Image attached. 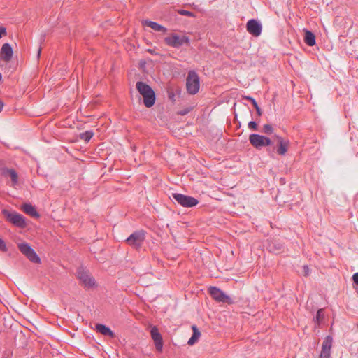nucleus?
<instances>
[{"label":"nucleus","mask_w":358,"mask_h":358,"mask_svg":"<svg viewBox=\"0 0 358 358\" xmlns=\"http://www.w3.org/2000/svg\"><path fill=\"white\" fill-rule=\"evenodd\" d=\"M243 99L248 100V101H252V104L254 106V108L256 109V111H257L258 115H262V110H261L260 108L259 107L257 101L252 97L249 96H243Z\"/></svg>","instance_id":"393cba45"},{"label":"nucleus","mask_w":358,"mask_h":358,"mask_svg":"<svg viewBox=\"0 0 358 358\" xmlns=\"http://www.w3.org/2000/svg\"><path fill=\"white\" fill-rule=\"evenodd\" d=\"M324 317V310L320 308L317 310L315 317L314 318V322L319 327L320 323L322 322Z\"/></svg>","instance_id":"5701e85b"},{"label":"nucleus","mask_w":358,"mask_h":358,"mask_svg":"<svg viewBox=\"0 0 358 358\" xmlns=\"http://www.w3.org/2000/svg\"><path fill=\"white\" fill-rule=\"evenodd\" d=\"M267 248L271 252L280 253L283 249V245L276 240H273L268 243Z\"/></svg>","instance_id":"dca6fc26"},{"label":"nucleus","mask_w":358,"mask_h":358,"mask_svg":"<svg viewBox=\"0 0 358 358\" xmlns=\"http://www.w3.org/2000/svg\"><path fill=\"white\" fill-rule=\"evenodd\" d=\"M250 144L257 149L271 145V140L262 135L252 134L249 136Z\"/></svg>","instance_id":"6e6552de"},{"label":"nucleus","mask_w":358,"mask_h":358,"mask_svg":"<svg viewBox=\"0 0 358 358\" xmlns=\"http://www.w3.org/2000/svg\"><path fill=\"white\" fill-rule=\"evenodd\" d=\"M40 52H41V49L38 50V57L40 55Z\"/></svg>","instance_id":"c9c22d12"},{"label":"nucleus","mask_w":358,"mask_h":358,"mask_svg":"<svg viewBox=\"0 0 358 358\" xmlns=\"http://www.w3.org/2000/svg\"><path fill=\"white\" fill-rule=\"evenodd\" d=\"M172 197L183 207L191 208L199 203V201L194 197L180 193H173Z\"/></svg>","instance_id":"423d86ee"},{"label":"nucleus","mask_w":358,"mask_h":358,"mask_svg":"<svg viewBox=\"0 0 358 358\" xmlns=\"http://www.w3.org/2000/svg\"><path fill=\"white\" fill-rule=\"evenodd\" d=\"M189 112V109L187 108V109L180 111L178 113V114L180 115H185L187 114Z\"/></svg>","instance_id":"473e14b6"},{"label":"nucleus","mask_w":358,"mask_h":358,"mask_svg":"<svg viewBox=\"0 0 358 358\" xmlns=\"http://www.w3.org/2000/svg\"><path fill=\"white\" fill-rule=\"evenodd\" d=\"M3 174L5 176L10 177L13 185L17 184V174L16 171L14 169H4L3 171Z\"/></svg>","instance_id":"412c9836"},{"label":"nucleus","mask_w":358,"mask_h":358,"mask_svg":"<svg viewBox=\"0 0 358 358\" xmlns=\"http://www.w3.org/2000/svg\"><path fill=\"white\" fill-rule=\"evenodd\" d=\"M192 329L193 331V334L187 342L188 345H194L201 336V333H200L199 330L195 325H193L192 327Z\"/></svg>","instance_id":"4be33fe9"},{"label":"nucleus","mask_w":358,"mask_h":358,"mask_svg":"<svg viewBox=\"0 0 358 358\" xmlns=\"http://www.w3.org/2000/svg\"><path fill=\"white\" fill-rule=\"evenodd\" d=\"M143 24L150 27L156 31H162L163 33H166L167 31V29L166 27L160 25L159 24L155 22H152L150 20H145L143 22Z\"/></svg>","instance_id":"a211bd4d"},{"label":"nucleus","mask_w":358,"mask_h":358,"mask_svg":"<svg viewBox=\"0 0 358 358\" xmlns=\"http://www.w3.org/2000/svg\"><path fill=\"white\" fill-rule=\"evenodd\" d=\"M248 127L250 129L256 131V130H257V124L255 122H254V121H250L248 123Z\"/></svg>","instance_id":"cd10ccee"},{"label":"nucleus","mask_w":358,"mask_h":358,"mask_svg":"<svg viewBox=\"0 0 358 358\" xmlns=\"http://www.w3.org/2000/svg\"><path fill=\"white\" fill-rule=\"evenodd\" d=\"M13 51L9 43H4L1 49V57L3 60L8 62L11 59Z\"/></svg>","instance_id":"2eb2a0df"},{"label":"nucleus","mask_w":358,"mask_h":358,"mask_svg":"<svg viewBox=\"0 0 358 358\" xmlns=\"http://www.w3.org/2000/svg\"><path fill=\"white\" fill-rule=\"evenodd\" d=\"M0 250L6 252L8 250L5 241L0 238Z\"/></svg>","instance_id":"bb28decb"},{"label":"nucleus","mask_w":358,"mask_h":358,"mask_svg":"<svg viewBox=\"0 0 358 358\" xmlns=\"http://www.w3.org/2000/svg\"><path fill=\"white\" fill-rule=\"evenodd\" d=\"M246 28L250 34L256 37L262 33V25L255 19H251L247 22Z\"/></svg>","instance_id":"f8f14e48"},{"label":"nucleus","mask_w":358,"mask_h":358,"mask_svg":"<svg viewBox=\"0 0 358 358\" xmlns=\"http://www.w3.org/2000/svg\"><path fill=\"white\" fill-rule=\"evenodd\" d=\"M262 131L266 134H271L273 131V127L271 124H264Z\"/></svg>","instance_id":"a878e982"},{"label":"nucleus","mask_w":358,"mask_h":358,"mask_svg":"<svg viewBox=\"0 0 358 358\" xmlns=\"http://www.w3.org/2000/svg\"><path fill=\"white\" fill-rule=\"evenodd\" d=\"M77 278L87 289L92 288L96 286L94 278L90 275L88 271H86L83 268H79L78 269Z\"/></svg>","instance_id":"39448f33"},{"label":"nucleus","mask_w":358,"mask_h":358,"mask_svg":"<svg viewBox=\"0 0 358 358\" xmlns=\"http://www.w3.org/2000/svg\"><path fill=\"white\" fill-rule=\"evenodd\" d=\"M357 327H358V324H357Z\"/></svg>","instance_id":"e433bc0d"},{"label":"nucleus","mask_w":358,"mask_h":358,"mask_svg":"<svg viewBox=\"0 0 358 358\" xmlns=\"http://www.w3.org/2000/svg\"><path fill=\"white\" fill-rule=\"evenodd\" d=\"M145 232L143 230L136 231L131 234L127 239V243L131 247L138 249L141 247L145 240Z\"/></svg>","instance_id":"0eeeda50"},{"label":"nucleus","mask_w":358,"mask_h":358,"mask_svg":"<svg viewBox=\"0 0 358 358\" xmlns=\"http://www.w3.org/2000/svg\"><path fill=\"white\" fill-rule=\"evenodd\" d=\"M22 208L26 214H27L31 217H39V214L37 213L35 208L30 203L23 204Z\"/></svg>","instance_id":"6ab92c4d"},{"label":"nucleus","mask_w":358,"mask_h":358,"mask_svg":"<svg viewBox=\"0 0 358 358\" xmlns=\"http://www.w3.org/2000/svg\"><path fill=\"white\" fill-rule=\"evenodd\" d=\"M93 136L94 133L92 131H86L83 133H80L79 135V138L80 140H83L85 142H89L93 137Z\"/></svg>","instance_id":"b1692460"},{"label":"nucleus","mask_w":358,"mask_h":358,"mask_svg":"<svg viewBox=\"0 0 358 358\" xmlns=\"http://www.w3.org/2000/svg\"><path fill=\"white\" fill-rule=\"evenodd\" d=\"M19 250L26 257L33 263L39 264L41 263V259L38 255L36 253L34 249L27 243H21L17 244Z\"/></svg>","instance_id":"20e7f679"},{"label":"nucleus","mask_w":358,"mask_h":358,"mask_svg":"<svg viewBox=\"0 0 358 358\" xmlns=\"http://www.w3.org/2000/svg\"><path fill=\"white\" fill-rule=\"evenodd\" d=\"M304 42L308 46H313L315 44V36L313 32L308 30L305 31Z\"/></svg>","instance_id":"aec40b11"},{"label":"nucleus","mask_w":358,"mask_h":358,"mask_svg":"<svg viewBox=\"0 0 358 358\" xmlns=\"http://www.w3.org/2000/svg\"><path fill=\"white\" fill-rule=\"evenodd\" d=\"M303 272L305 276H308L309 275L310 269L307 265H304L303 266Z\"/></svg>","instance_id":"c756f323"},{"label":"nucleus","mask_w":358,"mask_h":358,"mask_svg":"<svg viewBox=\"0 0 358 358\" xmlns=\"http://www.w3.org/2000/svg\"><path fill=\"white\" fill-rule=\"evenodd\" d=\"M199 78L196 73L194 71H190L186 81V87L187 92L191 94H195L199 90Z\"/></svg>","instance_id":"7ed1b4c3"},{"label":"nucleus","mask_w":358,"mask_h":358,"mask_svg":"<svg viewBox=\"0 0 358 358\" xmlns=\"http://www.w3.org/2000/svg\"><path fill=\"white\" fill-rule=\"evenodd\" d=\"M180 13L181 15H185V16H189V17L193 16V13L192 12L188 11V10H180Z\"/></svg>","instance_id":"c85d7f7f"},{"label":"nucleus","mask_w":358,"mask_h":358,"mask_svg":"<svg viewBox=\"0 0 358 358\" xmlns=\"http://www.w3.org/2000/svg\"><path fill=\"white\" fill-rule=\"evenodd\" d=\"M151 337L155 342L156 349L159 352L162 351L163 348V340L162 335L159 332L158 329L156 327H153L150 331Z\"/></svg>","instance_id":"ddd939ff"},{"label":"nucleus","mask_w":358,"mask_h":358,"mask_svg":"<svg viewBox=\"0 0 358 358\" xmlns=\"http://www.w3.org/2000/svg\"><path fill=\"white\" fill-rule=\"evenodd\" d=\"M333 344V338L331 336H327L324 338L322 343V350L320 355V358H330L331 349Z\"/></svg>","instance_id":"9b49d317"},{"label":"nucleus","mask_w":358,"mask_h":358,"mask_svg":"<svg viewBox=\"0 0 358 358\" xmlns=\"http://www.w3.org/2000/svg\"><path fill=\"white\" fill-rule=\"evenodd\" d=\"M3 102L1 100H0V112H1V110H3Z\"/></svg>","instance_id":"72a5a7b5"},{"label":"nucleus","mask_w":358,"mask_h":358,"mask_svg":"<svg viewBox=\"0 0 358 358\" xmlns=\"http://www.w3.org/2000/svg\"><path fill=\"white\" fill-rule=\"evenodd\" d=\"M276 138L278 139V147L277 148V153L280 155H285L286 152H287L289 145V141L288 140H285L283 138L275 136Z\"/></svg>","instance_id":"4468645a"},{"label":"nucleus","mask_w":358,"mask_h":358,"mask_svg":"<svg viewBox=\"0 0 358 358\" xmlns=\"http://www.w3.org/2000/svg\"><path fill=\"white\" fill-rule=\"evenodd\" d=\"M352 280L354 282L358 285V273H356L352 275Z\"/></svg>","instance_id":"2f4dec72"},{"label":"nucleus","mask_w":358,"mask_h":358,"mask_svg":"<svg viewBox=\"0 0 358 358\" xmlns=\"http://www.w3.org/2000/svg\"><path fill=\"white\" fill-rule=\"evenodd\" d=\"M136 89L140 94L143 96L144 105L147 108L152 107L156 100V96L152 87L142 81H138L136 84Z\"/></svg>","instance_id":"f257e3e1"},{"label":"nucleus","mask_w":358,"mask_h":358,"mask_svg":"<svg viewBox=\"0 0 358 358\" xmlns=\"http://www.w3.org/2000/svg\"><path fill=\"white\" fill-rule=\"evenodd\" d=\"M165 43L171 48H179L182 45H189L190 44L189 38L186 36H180L176 34H171L164 38Z\"/></svg>","instance_id":"f03ea898"},{"label":"nucleus","mask_w":358,"mask_h":358,"mask_svg":"<svg viewBox=\"0 0 358 358\" xmlns=\"http://www.w3.org/2000/svg\"><path fill=\"white\" fill-rule=\"evenodd\" d=\"M96 329L98 332L103 336H108L110 338H115V334L110 329L102 324H97L96 325Z\"/></svg>","instance_id":"f3484780"},{"label":"nucleus","mask_w":358,"mask_h":358,"mask_svg":"<svg viewBox=\"0 0 358 358\" xmlns=\"http://www.w3.org/2000/svg\"><path fill=\"white\" fill-rule=\"evenodd\" d=\"M208 292L211 297L217 302L232 303L231 299L227 296L223 291L216 287H210Z\"/></svg>","instance_id":"1a4fd4ad"},{"label":"nucleus","mask_w":358,"mask_h":358,"mask_svg":"<svg viewBox=\"0 0 358 358\" xmlns=\"http://www.w3.org/2000/svg\"><path fill=\"white\" fill-rule=\"evenodd\" d=\"M148 52H150V54H154V50H152L151 49H148Z\"/></svg>","instance_id":"f704fd0d"},{"label":"nucleus","mask_w":358,"mask_h":358,"mask_svg":"<svg viewBox=\"0 0 358 358\" xmlns=\"http://www.w3.org/2000/svg\"><path fill=\"white\" fill-rule=\"evenodd\" d=\"M5 35H6V29L4 27H0V38Z\"/></svg>","instance_id":"7c9ffc66"},{"label":"nucleus","mask_w":358,"mask_h":358,"mask_svg":"<svg viewBox=\"0 0 358 358\" xmlns=\"http://www.w3.org/2000/svg\"><path fill=\"white\" fill-rule=\"evenodd\" d=\"M2 213L7 220L14 225L21 228L26 227L25 218L22 215L17 213H10L7 210H3Z\"/></svg>","instance_id":"9d476101"}]
</instances>
